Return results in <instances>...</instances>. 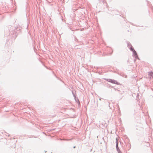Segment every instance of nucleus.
<instances>
[{
    "label": "nucleus",
    "instance_id": "obj_4",
    "mask_svg": "<svg viewBox=\"0 0 153 153\" xmlns=\"http://www.w3.org/2000/svg\"><path fill=\"white\" fill-rule=\"evenodd\" d=\"M130 49L131 51H133V50H134L132 47L131 46V47L130 48Z\"/></svg>",
    "mask_w": 153,
    "mask_h": 153
},
{
    "label": "nucleus",
    "instance_id": "obj_7",
    "mask_svg": "<svg viewBox=\"0 0 153 153\" xmlns=\"http://www.w3.org/2000/svg\"><path fill=\"white\" fill-rule=\"evenodd\" d=\"M100 0V1H102L103 3H104V0Z\"/></svg>",
    "mask_w": 153,
    "mask_h": 153
},
{
    "label": "nucleus",
    "instance_id": "obj_8",
    "mask_svg": "<svg viewBox=\"0 0 153 153\" xmlns=\"http://www.w3.org/2000/svg\"><path fill=\"white\" fill-rule=\"evenodd\" d=\"M78 100V102H79V100Z\"/></svg>",
    "mask_w": 153,
    "mask_h": 153
},
{
    "label": "nucleus",
    "instance_id": "obj_6",
    "mask_svg": "<svg viewBox=\"0 0 153 153\" xmlns=\"http://www.w3.org/2000/svg\"><path fill=\"white\" fill-rule=\"evenodd\" d=\"M128 46L129 47V46H131V44H130V43H129L128 44Z\"/></svg>",
    "mask_w": 153,
    "mask_h": 153
},
{
    "label": "nucleus",
    "instance_id": "obj_5",
    "mask_svg": "<svg viewBox=\"0 0 153 153\" xmlns=\"http://www.w3.org/2000/svg\"><path fill=\"white\" fill-rule=\"evenodd\" d=\"M150 76H151L152 78H153V73L152 72H151L150 73Z\"/></svg>",
    "mask_w": 153,
    "mask_h": 153
},
{
    "label": "nucleus",
    "instance_id": "obj_3",
    "mask_svg": "<svg viewBox=\"0 0 153 153\" xmlns=\"http://www.w3.org/2000/svg\"><path fill=\"white\" fill-rule=\"evenodd\" d=\"M132 52L134 54V56L135 59H139V58L138 57L137 54L135 51L134 50H133V51H132Z\"/></svg>",
    "mask_w": 153,
    "mask_h": 153
},
{
    "label": "nucleus",
    "instance_id": "obj_2",
    "mask_svg": "<svg viewBox=\"0 0 153 153\" xmlns=\"http://www.w3.org/2000/svg\"><path fill=\"white\" fill-rule=\"evenodd\" d=\"M106 80L108 82H111L112 83L116 84L118 85V83L117 82L116 80L113 79H106Z\"/></svg>",
    "mask_w": 153,
    "mask_h": 153
},
{
    "label": "nucleus",
    "instance_id": "obj_1",
    "mask_svg": "<svg viewBox=\"0 0 153 153\" xmlns=\"http://www.w3.org/2000/svg\"><path fill=\"white\" fill-rule=\"evenodd\" d=\"M118 139L116 138V148L117 149V150L118 152V153H122L121 152L118 146Z\"/></svg>",
    "mask_w": 153,
    "mask_h": 153
}]
</instances>
